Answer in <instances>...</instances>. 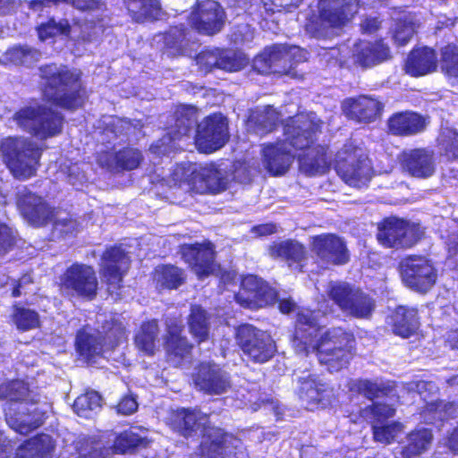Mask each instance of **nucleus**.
<instances>
[{"mask_svg": "<svg viewBox=\"0 0 458 458\" xmlns=\"http://www.w3.org/2000/svg\"><path fill=\"white\" fill-rule=\"evenodd\" d=\"M291 342L297 352L313 353L329 373L347 369L357 353L353 332L343 327L325 328L316 310L301 309L296 313Z\"/></svg>", "mask_w": 458, "mask_h": 458, "instance_id": "f257e3e1", "label": "nucleus"}, {"mask_svg": "<svg viewBox=\"0 0 458 458\" xmlns=\"http://www.w3.org/2000/svg\"><path fill=\"white\" fill-rule=\"evenodd\" d=\"M284 140L262 145L261 157L265 169L272 176H282L290 169L296 151L310 148L322 132V122L308 114L289 116L282 123Z\"/></svg>", "mask_w": 458, "mask_h": 458, "instance_id": "f03ea898", "label": "nucleus"}, {"mask_svg": "<svg viewBox=\"0 0 458 458\" xmlns=\"http://www.w3.org/2000/svg\"><path fill=\"white\" fill-rule=\"evenodd\" d=\"M38 75L43 101L72 113L84 108L89 93L81 69L50 63L39 66Z\"/></svg>", "mask_w": 458, "mask_h": 458, "instance_id": "7ed1b4c3", "label": "nucleus"}, {"mask_svg": "<svg viewBox=\"0 0 458 458\" xmlns=\"http://www.w3.org/2000/svg\"><path fill=\"white\" fill-rule=\"evenodd\" d=\"M170 179L175 187L187 186L189 192L199 195H217L229 187L227 177L215 164H176Z\"/></svg>", "mask_w": 458, "mask_h": 458, "instance_id": "20e7f679", "label": "nucleus"}, {"mask_svg": "<svg viewBox=\"0 0 458 458\" xmlns=\"http://www.w3.org/2000/svg\"><path fill=\"white\" fill-rule=\"evenodd\" d=\"M44 148L29 138L6 137L0 142L2 161L14 178L27 180L37 174Z\"/></svg>", "mask_w": 458, "mask_h": 458, "instance_id": "39448f33", "label": "nucleus"}, {"mask_svg": "<svg viewBox=\"0 0 458 458\" xmlns=\"http://www.w3.org/2000/svg\"><path fill=\"white\" fill-rule=\"evenodd\" d=\"M13 119L21 131L41 140L59 136L65 123L60 111L43 104L22 106Z\"/></svg>", "mask_w": 458, "mask_h": 458, "instance_id": "423d86ee", "label": "nucleus"}, {"mask_svg": "<svg viewBox=\"0 0 458 458\" xmlns=\"http://www.w3.org/2000/svg\"><path fill=\"white\" fill-rule=\"evenodd\" d=\"M360 0H319L318 11L311 12L305 30L312 37L323 36L328 29L342 28L358 12Z\"/></svg>", "mask_w": 458, "mask_h": 458, "instance_id": "0eeeda50", "label": "nucleus"}, {"mask_svg": "<svg viewBox=\"0 0 458 458\" xmlns=\"http://www.w3.org/2000/svg\"><path fill=\"white\" fill-rule=\"evenodd\" d=\"M55 285L64 298L91 301L98 295V278L91 265L75 261L60 274Z\"/></svg>", "mask_w": 458, "mask_h": 458, "instance_id": "6e6552de", "label": "nucleus"}, {"mask_svg": "<svg viewBox=\"0 0 458 458\" xmlns=\"http://www.w3.org/2000/svg\"><path fill=\"white\" fill-rule=\"evenodd\" d=\"M234 340L246 360L252 364L267 363L277 353V345L272 335L252 324L238 325L234 331Z\"/></svg>", "mask_w": 458, "mask_h": 458, "instance_id": "1a4fd4ad", "label": "nucleus"}, {"mask_svg": "<svg viewBox=\"0 0 458 458\" xmlns=\"http://www.w3.org/2000/svg\"><path fill=\"white\" fill-rule=\"evenodd\" d=\"M372 163L369 152L353 140H347L337 152L335 170L348 185L357 187L369 177Z\"/></svg>", "mask_w": 458, "mask_h": 458, "instance_id": "9d476101", "label": "nucleus"}, {"mask_svg": "<svg viewBox=\"0 0 458 458\" xmlns=\"http://www.w3.org/2000/svg\"><path fill=\"white\" fill-rule=\"evenodd\" d=\"M327 295L344 314L353 318L369 319L376 309V301L369 293L348 283L330 284Z\"/></svg>", "mask_w": 458, "mask_h": 458, "instance_id": "9b49d317", "label": "nucleus"}, {"mask_svg": "<svg viewBox=\"0 0 458 458\" xmlns=\"http://www.w3.org/2000/svg\"><path fill=\"white\" fill-rule=\"evenodd\" d=\"M201 458H250L242 440L220 427H211L199 444Z\"/></svg>", "mask_w": 458, "mask_h": 458, "instance_id": "f8f14e48", "label": "nucleus"}, {"mask_svg": "<svg viewBox=\"0 0 458 458\" xmlns=\"http://www.w3.org/2000/svg\"><path fill=\"white\" fill-rule=\"evenodd\" d=\"M277 290L267 281L254 274L242 275L234 300L242 308L257 310L276 302Z\"/></svg>", "mask_w": 458, "mask_h": 458, "instance_id": "ddd939ff", "label": "nucleus"}, {"mask_svg": "<svg viewBox=\"0 0 458 458\" xmlns=\"http://www.w3.org/2000/svg\"><path fill=\"white\" fill-rule=\"evenodd\" d=\"M229 138L227 117L214 112L197 123L193 140L199 153L210 154L223 148Z\"/></svg>", "mask_w": 458, "mask_h": 458, "instance_id": "4468645a", "label": "nucleus"}, {"mask_svg": "<svg viewBox=\"0 0 458 458\" xmlns=\"http://www.w3.org/2000/svg\"><path fill=\"white\" fill-rule=\"evenodd\" d=\"M15 204L20 215L33 227H44L56 220L57 208L27 187L16 193Z\"/></svg>", "mask_w": 458, "mask_h": 458, "instance_id": "2eb2a0df", "label": "nucleus"}, {"mask_svg": "<svg viewBox=\"0 0 458 458\" xmlns=\"http://www.w3.org/2000/svg\"><path fill=\"white\" fill-rule=\"evenodd\" d=\"M182 260L195 274L198 280L206 278L216 274L220 268L216 263V253L214 244L206 240L201 242L182 243L178 250Z\"/></svg>", "mask_w": 458, "mask_h": 458, "instance_id": "dca6fc26", "label": "nucleus"}, {"mask_svg": "<svg viewBox=\"0 0 458 458\" xmlns=\"http://www.w3.org/2000/svg\"><path fill=\"white\" fill-rule=\"evenodd\" d=\"M181 321L173 320L166 324L163 336L165 360L173 368L182 369L192 360L194 344L184 335Z\"/></svg>", "mask_w": 458, "mask_h": 458, "instance_id": "f3484780", "label": "nucleus"}, {"mask_svg": "<svg viewBox=\"0 0 458 458\" xmlns=\"http://www.w3.org/2000/svg\"><path fill=\"white\" fill-rule=\"evenodd\" d=\"M400 275L411 288L425 293L437 281V270L432 262L422 255H409L400 262Z\"/></svg>", "mask_w": 458, "mask_h": 458, "instance_id": "a211bd4d", "label": "nucleus"}, {"mask_svg": "<svg viewBox=\"0 0 458 458\" xmlns=\"http://www.w3.org/2000/svg\"><path fill=\"white\" fill-rule=\"evenodd\" d=\"M225 20L224 9L214 0L197 1L188 17L191 28L206 36L218 33L225 25Z\"/></svg>", "mask_w": 458, "mask_h": 458, "instance_id": "6ab92c4d", "label": "nucleus"}, {"mask_svg": "<svg viewBox=\"0 0 458 458\" xmlns=\"http://www.w3.org/2000/svg\"><path fill=\"white\" fill-rule=\"evenodd\" d=\"M311 251L321 261L334 266L345 265L350 260V254L345 242L333 233L313 235L310 242Z\"/></svg>", "mask_w": 458, "mask_h": 458, "instance_id": "aec40b11", "label": "nucleus"}, {"mask_svg": "<svg viewBox=\"0 0 458 458\" xmlns=\"http://www.w3.org/2000/svg\"><path fill=\"white\" fill-rule=\"evenodd\" d=\"M191 377L196 388L206 394L219 395L230 387L229 376L213 361L198 363Z\"/></svg>", "mask_w": 458, "mask_h": 458, "instance_id": "412c9836", "label": "nucleus"}, {"mask_svg": "<svg viewBox=\"0 0 458 458\" xmlns=\"http://www.w3.org/2000/svg\"><path fill=\"white\" fill-rule=\"evenodd\" d=\"M399 164L404 173L417 179H428L436 173L435 152L426 147L403 150Z\"/></svg>", "mask_w": 458, "mask_h": 458, "instance_id": "4be33fe9", "label": "nucleus"}, {"mask_svg": "<svg viewBox=\"0 0 458 458\" xmlns=\"http://www.w3.org/2000/svg\"><path fill=\"white\" fill-rule=\"evenodd\" d=\"M195 62L199 71L205 74L215 69L236 72L243 67L242 59L235 52L216 47L203 48L195 55Z\"/></svg>", "mask_w": 458, "mask_h": 458, "instance_id": "5701e85b", "label": "nucleus"}, {"mask_svg": "<svg viewBox=\"0 0 458 458\" xmlns=\"http://www.w3.org/2000/svg\"><path fill=\"white\" fill-rule=\"evenodd\" d=\"M102 275L108 285L116 289L122 287L124 276L127 274L131 263L130 257L121 245L107 247L102 253Z\"/></svg>", "mask_w": 458, "mask_h": 458, "instance_id": "b1692460", "label": "nucleus"}, {"mask_svg": "<svg viewBox=\"0 0 458 458\" xmlns=\"http://www.w3.org/2000/svg\"><path fill=\"white\" fill-rule=\"evenodd\" d=\"M161 43V52L170 58L187 55L194 43L190 29L183 23L170 25L157 34Z\"/></svg>", "mask_w": 458, "mask_h": 458, "instance_id": "393cba45", "label": "nucleus"}, {"mask_svg": "<svg viewBox=\"0 0 458 458\" xmlns=\"http://www.w3.org/2000/svg\"><path fill=\"white\" fill-rule=\"evenodd\" d=\"M343 111L351 120L361 123H370L381 117L384 103L372 96L359 95L345 98L343 103Z\"/></svg>", "mask_w": 458, "mask_h": 458, "instance_id": "a878e982", "label": "nucleus"}, {"mask_svg": "<svg viewBox=\"0 0 458 458\" xmlns=\"http://www.w3.org/2000/svg\"><path fill=\"white\" fill-rule=\"evenodd\" d=\"M143 159L142 152L131 146H124L114 152L102 150L96 157V161L100 167L118 172L135 170L141 165Z\"/></svg>", "mask_w": 458, "mask_h": 458, "instance_id": "bb28decb", "label": "nucleus"}, {"mask_svg": "<svg viewBox=\"0 0 458 458\" xmlns=\"http://www.w3.org/2000/svg\"><path fill=\"white\" fill-rule=\"evenodd\" d=\"M208 415L199 409L177 408L171 410L166 418V425L175 434L184 438L194 437L199 431L202 421Z\"/></svg>", "mask_w": 458, "mask_h": 458, "instance_id": "cd10ccee", "label": "nucleus"}, {"mask_svg": "<svg viewBox=\"0 0 458 458\" xmlns=\"http://www.w3.org/2000/svg\"><path fill=\"white\" fill-rule=\"evenodd\" d=\"M354 64L367 69L392 58L389 46L383 38L359 39L352 48Z\"/></svg>", "mask_w": 458, "mask_h": 458, "instance_id": "c85d7f7f", "label": "nucleus"}, {"mask_svg": "<svg viewBox=\"0 0 458 458\" xmlns=\"http://www.w3.org/2000/svg\"><path fill=\"white\" fill-rule=\"evenodd\" d=\"M298 383V396L308 405L326 406L335 398L334 387L316 375L300 377Z\"/></svg>", "mask_w": 458, "mask_h": 458, "instance_id": "c756f323", "label": "nucleus"}, {"mask_svg": "<svg viewBox=\"0 0 458 458\" xmlns=\"http://www.w3.org/2000/svg\"><path fill=\"white\" fill-rule=\"evenodd\" d=\"M428 124L427 116L410 110L395 112L386 122L387 131L397 137H411L422 133Z\"/></svg>", "mask_w": 458, "mask_h": 458, "instance_id": "7c9ffc66", "label": "nucleus"}, {"mask_svg": "<svg viewBox=\"0 0 458 458\" xmlns=\"http://www.w3.org/2000/svg\"><path fill=\"white\" fill-rule=\"evenodd\" d=\"M267 252L272 259L284 261L289 267H293L298 273L304 272L307 250L301 242L293 239L273 242L268 246Z\"/></svg>", "mask_w": 458, "mask_h": 458, "instance_id": "2f4dec72", "label": "nucleus"}, {"mask_svg": "<svg viewBox=\"0 0 458 458\" xmlns=\"http://www.w3.org/2000/svg\"><path fill=\"white\" fill-rule=\"evenodd\" d=\"M171 123L166 127V135L170 141L180 140L189 137L197 126L199 109L192 105L180 104L171 114Z\"/></svg>", "mask_w": 458, "mask_h": 458, "instance_id": "473e14b6", "label": "nucleus"}, {"mask_svg": "<svg viewBox=\"0 0 458 458\" xmlns=\"http://www.w3.org/2000/svg\"><path fill=\"white\" fill-rule=\"evenodd\" d=\"M74 347L78 356L87 363H95L97 358L106 352L98 334V329L83 325L76 331Z\"/></svg>", "mask_w": 458, "mask_h": 458, "instance_id": "72a5a7b5", "label": "nucleus"}, {"mask_svg": "<svg viewBox=\"0 0 458 458\" xmlns=\"http://www.w3.org/2000/svg\"><path fill=\"white\" fill-rule=\"evenodd\" d=\"M6 422L15 432L27 435L40 428L47 419L46 412L38 408L21 409L8 405L4 411Z\"/></svg>", "mask_w": 458, "mask_h": 458, "instance_id": "f704fd0d", "label": "nucleus"}, {"mask_svg": "<svg viewBox=\"0 0 458 458\" xmlns=\"http://www.w3.org/2000/svg\"><path fill=\"white\" fill-rule=\"evenodd\" d=\"M388 318L393 334L403 339L416 335L420 327L419 310L416 307L398 305L392 310Z\"/></svg>", "mask_w": 458, "mask_h": 458, "instance_id": "c9c22d12", "label": "nucleus"}, {"mask_svg": "<svg viewBox=\"0 0 458 458\" xmlns=\"http://www.w3.org/2000/svg\"><path fill=\"white\" fill-rule=\"evenodd\" d=\"M438 64L437 52L429 47H413L408 54L404 71L411 77H421L437 71Z\"/></svg>", "mask_w": 458, "mask_h": 458, "instance_id": "e433bc0d", "label": "nucleus"}, {"mask_svg": "<svg viewBox=\"0 0 458 458\" xmlns=\"http://www.w3.org/2000/svg\"><path fill=\"white\" fill-rule=\"evenodd\" d=\"M123 4L136 23L155 22L164 13L160 0H123Z\"/></svg>", "mask_w": 458, "mask_h": 458, "instance_id": "4c0bfd02", "label": "nucleus"}, {"mask_svg": "<svg viewBox=\"0 0 458 458\" xmlns=\"http://www.w3.org/2000/svg\"><path fill=\"white\" fill-rule=\"evenodd\" d=\"M347 386L350 392L361 394L370 401L389 397L395 391V383L394 381L377 382L369 378L351 379Z\"/></svg>", "mask_w": 458, "mask_h": 458, "instance_id": "58836bf2", "label": "nucleus"}, {"mask_svg": "<svg viewBox=\"0 0 458 458\" xmlns=\"http://www.w3.org/2000/svg\"><path fill=\"white\" fill-rule=\"evenodd\" d=\"M186 280L184 269L174 264H160L153 271V281L160 291L177 290L186 283Z\"/></svg>", "mask_w": 458, "mask_h": 458, "instance_id": "ea45409f", "label": "nucleus"}, {"mask_svg": "<svg viewBox=\"0 0 458 458\" xmlns=\"http://www.w3.org/2000/svg\"><path fill=\"white\" fill-rule=\"evenodd\" d=\"M402 218L386 216L377 223V240L384 248L402 249Z\"/></svg>", "mask_w": 458, "mask_h": 458, "instance_id": "a19ab883", "label": "nucleus"}, {"mask_svg": "<svg viewBox=\"0 0 458 458\" xmlns=\"http://www.w3.org/2000/svg\"><path fill=\"white\" fill-rule=\"evenodd\" d=\"M54 448L51 437L38 433L19 445L15 458H51Z\"/></svg>", "mask_w": 458, "mask_h": 458, "instance_id": "79ce46f5", "label": "nucleus"}, {"mask_svg": "<svg viewBox=\"0 0 458 458\" xmlns=\"http://www.w3.org/2000/svg\"><path fill=\"white\" fill-rule=\"evenodd\" d=\"M159 331V324L157 318L142 321L133 337L136 348L148 356H154L157 351L156 343Z\"/></svg>", "mask_w": 458, "mask_h": 458, "instance_id": "37998d69", "label": "nucleus"}, {"mask_svg": "<svg viewBox=\"0 0 458 458\" xmlns=\"http://www.w3.org/2000/svg\"><path fill=\"white\" fill-rule=\"evenodd\" d=\"M210 316L199 304H192L187 318L189 332L199 344L205 343L209 338Z\"/></svg>", "mask_w": 458, "mask_h": 458, "instance_id": "c03bdc74", "label": "nucleus"}, {"mask_svg": "<svg viewBox=\"0 0 458 458\" xmlns=\"http://www.w3.org/2000/svg\"><path fill=\"white\" fill-rule=\"evenodd\" d=\"M78 458H109L112 447L103 436L92 435L81 437L77 444Z\"/></svg>", "mask_w": 458, "mask_h": 458, "instance_id": "a18cd8bd", "label": "nucleus"}, {"mask_svg": "<svg viewBox=\"0 0 458 458\" xmlns=\"http://www.w3.org/2000/svg\"><path fill=\"white\" fill-rule=\"evenodd\" d=\"M310 154L304 158L303 166L309 174H324L331 168V155L327 145L318 144L309 148Z\"/></svg>", "mask_w": 458, "mask_h": 458, "instance_id": "49530a36", "label": "nucleus"}, {"mask_svg": "<svg viewBox=\"0 0 458 458\" xmlns=\"http://www.w3.org/2000/svg\"><path fill=\"white\" fill-rule=\"evenodd\" d=\"M98 334L106 352L114 351L127 340L126 328L122 321L111 318L103 321Z\"/></svg>", "mask_w": 458, "mask_h": 458, "instance_id": "de8ad7c7", "label": "nucleus"}, {"mask_svg": "<svg viewBox=\"0 0 458 458\" xmlns=\"http://www.w3.org/2000/svg\"><path fill=\"white\" fill-rule=\"evenodd\" d=\"M149 445V440L146 437H141L131 428L125 429L116 435L111 445L113 454H133L140 448H146Z\"/></svg>", "mask_w": 458, "mask_h": 458, "instance_id": "09e8293b", "label": "nucleus"}, {"mask_svg": "<svg viewBox=\"0 0 458 458\" xmlns=\"http://www.w3.org/2000/svg\"><path fill=\"white\" fill-rule=\"evenodd\" d=\"M258 61L272 72H285L290 62V54L285 47L273 45L264 48Z\"/></svg>", "mask_w": 458, "mask_h": 458, "instance_id": "8fccbe9b", "label": "nucleus"}, {"mask_svg": "<svg viewBox=\"0 0 458 458\" xmlns=\"http://www.w3.org/2000/svg\"><path fill=\"white\" fill-rule=\"evenodd\" d=\"M433 439L428 428H419L411 431L407 436V444L403 447L402 455L404 458H414L424 453Z\"/></svg>", "mask_w": 458, "mask_h": 458, "instance_id": "3c124183", "label": "nucleus"}, {"mask_svg": "<svg viewBox=\"0 0 458 458\" xmlns=\"http://www.w3.org/2000/svg\"><path fill=\"white\" fill-rule=\"evenodd\" d=\"M11 319L20 332H27L39 328L40 316L35 310L14 303L12 306Z\"/></svg>", "mask_w": 458, "mask_h": 458, "instance_id": "603ef678", "label": "nucleus"}, {"mask_svg": "<svg viewBox=\"0 0 458 458\" xmlns=\"http://www.w3.org/2000/svg\"><path fill=\"white\" fill-rule=\"evenodd\" d=\"M36 30L38 39L44 42L59 35L69 36L72 27L66 19L56 21L54 17H50L47 21L38 25Z\"/></svg>", "mask_w": 458, "mask_h": 458, "instance_id": "864d4df0", "label": "nucleus"}, {"mask_svg": "<svg viewBox=\"0 0 458 458\" xmlns=\"http://www.w3.org/2000/svg\"><path fill=\"white\" fill-rule=\"evenodd\" d=\"M403 429V424L396 420L387 423L371 424L373 440L385 445L393 444L395 441L396 436Z\"/></svg>", "mask_w": 458, "mask_h": 458, "instance_id": "5fc2aeb1", "label": "nucleus"}, {"mask_svg": "<svg viewBox=\"0 0 458 458\" xmlns=\"http://www.w3.org/2000/svg\"><path fill=\"white\" fill-rule=\"evenodd\" d=\"M102 397L97 391L80 394L73 402V410L80 417L89 418L90 412L101 408Z\"/></svg>", "mask_w": 458, "mask_h": 458, "instance_id": "6e6d98bb", "label": "nucleus"}, {"mask_svg": "<svg viewBox=\"0 0 458 458\" xmlns=\"http://www.w3.org/2000/svg\"><path fill=\"white\" fill-rule=\"evenodd\" d=\"M402 250L411 249L425 237V227L420 223L402 218Z\"/></svg>", "mask_w": 458, "mask_h": 458, "instance_id": "4d7b16f0", "label": "nucleus"}, {"mask_svg": "<svg viewBox=\"0 0 458 458\" xmlns=\"http://www.w3.org/2000/svg\"><path fill=\"white\" fill-rule=\"evenodd\" d=\"M440 62L443 72L458 78V45L448 43L440 49Z\"/></svg>", "mask_w": 458, "mask_h": 458, "instance_id": "13d9d810", "label": "nucleus"}, {"mask_svg": "<svg viewBox=\"0 0 458 458\" xmlns=\"http://www.w3.org/2000/svg\"><path fill=\"white\" fill-rule=\"evenodd\" d=\"M284 120H280V114L278 112H265L262 114H257L255 119L253 120V130L256 133L260 135H265L274 131L279 123Z\"/></svg>", "mask_w": 458, "mask_h": 458, "instance_id": "bf43d9fd", "label": "nucleus"}, {"mask_svg": "<svg viewBox=\"0 0 458 458\" xmlns=\"http://www.w3.org/2000/svg\"><path fill=\"white\" fill-rule=\"evenodd\" d=\"M20 241L21 238L15 230L7 224L0 222V259L14 250Z\"/></svg>", "mask_w": 458, "mask_h": 458, "instance_id": "052dcab7", "label": "nucleus"}, {"mask_svg": "<svg viewBox=\"0 0 458 458\" xmlns=\"http://www.w3.org/2000/svg\"><path fill=\"white\" fill-rule=\"evenodd\" d=\"M367 411L371 416V424L385 423L395 414L393 405L381 402H373L367 407Z\"/></svg>", "mask_w": 458, "mask_h": 458, "instance_id": "680f3d73", "label": "nucleus"}, {"mask_svg": "<svg viewBox=\"0 0 458 458\" xmlns=\"http://www.w3.org/2000/svg\"><path fill=\"white\" fill-rule=\"evenodd\" d=\"M415 33L414 24L406 19H398L393 33L394 43L403 47L405 46Z\"/></svg>", "mask_w": 458, "mask_h": 458, "instance_id": "e2e57ef3", "label": "nucleus"}, {"mask_svg": "<svg viewBox=\"0 0 458 458\" xmlns=\"http://www.w3.org/2000/svg\"><path fill=\"white\" fill-rule=\"evenodd\" d=\"M131 127V123L128 119L113 117L108 123H105L104 131L111 133L114 139H118L128 136Z\"/></svg>", "mask_w": 458, "mask_h": 458, "instance_id": "0e129e2a", "label": "nucleus"}, {"mask_svg": "<svg viewBox=\"0 0 458 458\" xmlns=\"http://www.w3.org/2000/svg\"><path fill=\"white\" fill-rule=\"evenodd\" d=\"M444 155L449 160L458 159V132L449 131L442 136L440 141Z\"/></svg>", "mask_w": 458, "mask_h": 458, "instance_id": "69168bd1", "label": "nucleus"}, {"mask_svg": "<svg viewBox=\"0 0 458 458\" xmlns=\"http://www.w3.org/2000/svg\"><path fill=\"white\" fill-rule=\"evenodd\" d=\"M303 0H265L264 6L267 13H292L297 9Z\"/></svg>", "mask_w": 458, "mask_h": 458, "instance_id": "338daca9", "label": "nucleus"}, {"mask_svg": "<svg viewBox=\"0 0 458 458\" xmlns=\"http://www.w3.org/2000/svg\"><path fill=\"white\" fill-rule=\"evenodd\" d=\"M7 389L6 393L8 396H6V400L10 402L9 405L13 404L12 403H21L25 400V397L28 394V388L18 380H13L7 382Z\"/></svg>", "mask_w": 458, "mask_h": 458, "instance_id": "774afa93", "label": "nucleus"}]
</instances>
